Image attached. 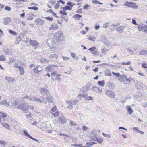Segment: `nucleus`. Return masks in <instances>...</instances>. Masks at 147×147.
Instances as JSON below:
<instances>
[{
    "label": "nucleus",
    "instance_id": "obj_39",
    "mask_svg": "<svg viewBox=\"0 0 147 147\" xmlns=\"http://www.w3.org/2000/svg\"><path fill=\"white\" fill-rule=\"evenodd\" d=\"M2 126L6 129H9L10 125L7 123H4L2 124Z\"/></svg>",
    "mask_w": 147,
    "mask_h": 147
},
{
    "label": "nucleus",
    "instance_id": "obj_47",
    "mask_svg": "<svg viewBox=\"0 0 147 147\" xmlns=\"http://www.w3.org/2000/svg\"><path fill=\"white\" fill-rule=\"evenodd\" d=\"M33 71L34 73L37 74H39V71L37 68V66L34 69Z\"/></svg>",
    "mask_w": 147,
    "mask_h": 147
},
{
    "label": "nucleus",
    "instance_id": "obj_50",
    "mask_svg": "<svg viewBox=\"0 0 147 147\" xmlns=\"http://www.w3.org/2000/svg\"><path fill=\"white\" fill-rule=\"evenodd\" d=\"M96 143L95 142H90L89 143H87L86 144V145H90V146L92 145L93 144H96Z\"/></svg>",
    "mask_w": 147,
    "mask_h": 147
},
{
    "label": "nucleus",
    "instance_id": "obj_38",
    "mask_svg": "<svg viewBox=\"0 0 147 147\" xmlns=\"http://www.w3.org/2000/svg\"><path fill=\"white\" fill-rule=\"evenodd\" d=\"M98 84L102 86H104L105 85V82L103 80L102 81H98Z\"/></svg>",
    "mask_w": 147,
    "mask_h": 147
},
{
    "label": "nucleus",
    "instance_id": "obj_44",
    "mask_svg": "<svg viewBox=\"0 0 147 147\" xmlns=\"http://www.w3.org/2000/svg\"><path fill=\"white\" fill-rule=\"evenodd\" d=\"M60 3H59V1H57V3L55 5V9H57L60 6Z\"/></svg>",
    "mask_w": 147,
    "mask_h": 147
},
{
    "label": "nucleus",
    "instance_id": "obj_52",
    "mask_svg": "<svg viewBox=\"0 0 147 147\" xmlns=\"http://www.w3.org/2000/svg\"><path fill=\"white\" fill-rule=\"evenodd\" d=\"M100 144H102L103 142V140L102 139H98L97 138V140H96Z\"/></svg>",
    "mask_w": 147,
    "mask_h": 147
},
{
    "label": "nucleus",
    "instance_id": "obj_10",
    "mask_svg": "<svg viewBox=\"0 0 147 147\" xmlns=\"http://www.w3.org/2000/svg\"><path fill=\"white\" fill-rule=\"evenodd\" d=\"M30 44L32 46L36 47L39 45V43L34 40H30Z\"/></svg>",
    "mask_w": 147,
    "mask_h": 147
},
{
    "label": "nucleus",
    "instance_id": "obj_3",
    "mask_svg": "<svg viewBox=\"0 0 147 147\" xmlns=\"http://www.w3.org/2000/svg\"><path fill=\"white\" fill-rule=\"evenodd\" d=\"M106 95L109 97L113 98L115 96V94L113 91L107 90L105 92Z\"/></svg>",
    "mask_w": 147,
    "mask_h": 147
},
{
    "label": "nucleus",
    "instance_id": "obj_63",
    "mask_svg": "<svg viewBox=\"0 0 147 147\" xmlns=\"http://www.w3.org/2000/svg\"><path fill=\"white\" fill-rule=\"evenodd\" d=\"M5 52V54L8 55H12L11 53L9 52V51L7 50H5L4 51Z\"/></svg>",
    "mask_w": 147,
    "mask_h": 147
},
{
    "label": "nucleus",
    "instance_id": "obj_13",
    "mask_svg": "<svg viewBox=\"0 0 147 147\" xmlns=\"http://www.w3.org/2000/svg\"><path fill=\"white\" fill-rule=\"evenodd\" d=\"M107 85L109 88L111 89H113L116 87L115 84L110 82H108L107 83Z\"/></svg>",
    "mask_w": 147,
    "mask_h": 147
},
{
    "label": "nucleus",
    "instance_id": "obj_21",
    "mask_svg": "<svg viewBox=\"0 0 147 147\" xmlns=\"http://www.w3.org/2000/svg\"><path fill=\"white\" fill-rule=\"evenodd\" d=\"M5 79L8 82H11L14 80V79L11 77H5Z\"/></svg>",
    "mask_w": 147,
    "mask_h": 147
},
{
    "label": "nucleus",
    "instance_id": "obj_55",
    "mask_svg": "<svg viewBox=\"0 0 147 147\" xmlns=\"http://www.w3.org/2000/svg\"><path fill=\"white\" fill-rule=\"evenodd\" d=\"M67 4L69 5V6L71 7H73L75 5V4L74 3H72L71 2H68L67 3Z\"/></svg>",
    "mask_w": 147,
    "mask_h": 147
},
{
    "label": "nucleus",
    "instance_id": "obj_24",
    "mask_svg": "<svg viewBox=\"0 0 147 147\" xmlns=\"http://www.w3.org/2000/svg\"><path fill=\"white\" fill-rule=\"evenodd\" d=\"M61 75L57 74L56 75L55 78V80L57 82H60L61 81Z\"/></svg>",
    "mask_w": 147,
    "mask_h": 147
},
{
    "label": "nucleus",
    "instance_id": "obj_51",
    "mask_svg": "<svg viewBox=\"0 0 147 147\" xmlns=\"http://www.w3.org/2000/svg\"><path fill=\"white\" fill-rule=\"evenodd\" d=\"M8 32L10 33L13 35H17L16 33L14 31L9 30Z\"/></svg>",
    "mask_w": 147,
    "mask_h": 147
},
{
    "label": "nucleus",
    "instance_id": "obj_16",
    "mask_svg": "<svg viewBox=\"0 0 147 147\" xmlns=\"http://www.w3.org/2000/svg\"><path fill=\"white\" fill-rule=\"evenodd\" d=\"M4 105L7 107H9L10 105L9 102H7V100L5 99L0 102V105Z\"/></svg>",
    "mask_w": 147,
    "mask_h": 147
},
{
    "label": "nucleus",
    "instance_id": "obj_42",
    "mask_svg": "<svg viewBox=\"0 0 147 147\" xmlns=\"http://www.w3.org/2000/svg\"><path fill=\"white\" fill-rule=\"evenodd\" d=\"M49 3L52 5H54L56 2V1L55 0H50L49 2Z\"/></svg>",
    "mask_w": 147,
    "mask_h": 147
},
{
    "label": "nucleus",
    "instance_id": "obj_45",
    "mask_svg": "<svg viewBox=\"0 0 147 147\" xmlns=\"http://www.w3.org/2000/svg\"><path fill=\"white\" fill-rule=\"evenodd\" d=\"M100 38L102 42L104 41L106 39H107L105 36L104 35H102L100 36Z\"/></svg>",
    "mask_w": 147,
    "mask_h": 147
},
{
    "label": "nucleus",
    "instance_id": "obj_14",
    "mask_svg": "<svg viewBox=\"0 0 147 147\" xmlns=\"http://www.w3.org/2000/svg\"><path fill=\"white\" fill-rule=\"evenodd\" d=\"M46 98L49 102L52 103L53 102V99L52 98V96L50 95L47 94Z\"/></svg>",
    "mask_w": 147,
    "mask_h": 147
},
{
    "label": "nucleus",
    "instance_id": "obj_26",
    "mask_svg": "<svg viewBox=\"0 0 147 147\" xmlns=\"http://www.w3.org/2000/svg\"><path fill=\"white\" fill-rule=\"evenodd\" d=\"M146 27L147 25H145L142 27H141L139 25L138 26L137 28L139 30L141 31L144 30H145L146 29Z\"/></svg>",
    "mask_w": 147,
    "mask_h": 147
},
{
    "label": "nucleus",
    "instance_id": "obj_58",
    "mask_svg": "<svg viewBox=\"0 0 147 147\" xmlns=\"http://www.w3.org/2000/svg\"><path fill=\"white\" fill-rule=\"evenodd\" d=\"M109 24V22H107L104 23L103 25V27L105 28H106L108 27L107 24Z\"/></svg>",
    "mask_w": 147,
    "mask_h": 147
},
{
    "label": "nucleus",
    "instance_id": "obj_22",
    "mask_svg": "<svg viewBox=\"0 0 147 147\" xmlns=\"http://www.w3.org/2000/svg\"><path fill=\"white\" fill-rule=\"evenodd\" d=\"M104 73L105 74V75L106 76H111L112 75L111 72L109 69H107L105 70L104 71Z\"/></svg>",
    "mask_w": 147,
    "mask_h": 147
},
{
    "label": "nucleus",
    "instance_id": "obj_18",
    "mask_svg": "<svg viewBox=\"0 0 147 147\" xmlns=\"http://www.w3.org/2000/svg\"><path fill=\"white\" fill-rule=\"evenodd\" d=\"M136 4L135 3L133 2H128V1H126L124 4V5L126 6H127L129 7H131V5L135 4Z\"/></svg>",
    "mask_w": 147,
    "mask_h": 147
},
{
    "label": "nucleus",
    "instance_id": "obj_54",
    "mask_svg": "<svg viewBox=\"0 0 147 147\" xmlns=\"http://www.w3.org/2000/svg\"><path fill=\"white\" fill-rule=\"evenodd\" d=\"M59 13L61 14L64 15H67V13L66 12H65V11H63V10H60L59 12Z\"/></svg>",
    "mask_w": 147,
    "mask_h": 147
},
{
    "label": "nucleus",
    "instance_id": "obj_36",
    "mask_svg": "<svg viewBox=\"0 0 147 147\" xmlns=\"http://www.w3.org/2000/svg\"><path fill=\"white\" fill-rule=\"evenodd\" d=\"M91 86V84H88L84 87V88L87 90H89Z\"/></svg>",
    "mask_w": 147,
    "mask_h": 147
},
{
    "label": "nucleus",
    "instance_id": "obj_30",
    "mask_svg": "<svg viewBox=\"0 0 147 147\" xmlns=\"http://www.w3.org/2000/svg\"><path fill=\"white\" fill-rule=\"evenodd\" d=\"M88 39L90 40L95 41L96 39V38L93 36H90L88 37Z\"/></svg>",
    "mask_w": 147,
    "mask_h": 147
},
{
    "label": "nucleus",
    "instance_id": "obj_5",
    "mask_svg": "<svg viewBox=\"0 0 147 147\" xmlns=\"http://www.w3.org/2000/svg\"><path fill=\"white\" fill-rule=\"evenodd\" d=\"M57 66L56 65H50L48 66L46 68V69L50 72L56 70L57 69Z\"/></svg>",
    "mask_w": 147,
    "mask_h": 147
},
{
    "label": "nucleus",
    "instance_id": "obj_15",
    "mask_svg": "<svg viewBox=\"0 0 147 147\" xmlns=\"http://www.w3.org/2000/svg\"><path fill=\"white\" fill-rule=\"evenodd\" d=\"M78 102V101L76 100H68L66 102L67 103L71 104L73 105H76Z\"/></svg>",
    "mask_w": 147,
    "mask_h": 147
},
{
    "label": "nucleus",
    "instance_id": "obj_48",
    "mask_svg": "<svg viewBox=\"0 0 147 147\" xmlns=\"http://www.w3.org/2000/svg\"><path fill=\"white\" fill-rule=\"evenodd\" d=\"M33 71L34 73L37 74H39V71L37 68V66L34 69Z\"/></svg>",
    "mask_w": 147,
    "mask_h": 147
},
{
    "label": "nucleus",
    "instance_id": "obj_11",
    "mask_svg": "<svg viewBox=\"0 0 147 147\" xmlns=\"http://www.w3.org/2000/svg\"><path fill=\"white\" fill-rule=\"evenodd\" d=\"M58 28V26L57 24H54L51 25L49 28L50 30H52L57 29Z\"/></svg>",
    "mask_w": 147,
    "mask_h": 147
},
{
    "label": "nucleus",
    "instance_id": "obj_29",
    "mask_svg": "<svg viewBox=\"0 0 147 147\" xmlns=\"http://www.w3.org/2000/svg\"><path fill=\"white\" fill-rule=\"evenodd\" d=\"M59 121L61 123H63L66 121V118L64 117H61L59 118Z\"/></svg>",
    "mask_w": 147,
    "mask_h": 147
},
{
    "label": "nucleus",
    "instance_id": "obj_20",
    "mask_svg": "<svg viewBox=\"0 0 147 147\" xmlns=\"http://www.w3.org/2000/svg\"><path fill=\"white\" fill-rule=\"evenodd\" d=\"M124 27L123 26H120L116 28V31L120 33H121L123 30Z\"/></svg>",
    "mask_w": 147,
    "mask_h": 147
},
{
    "label": "nucleus",
    "instance_id": "obj_60",
    "mask_svg": "<svg viewBox=\"0 0 147 147\" xmlns=\"http://www.w3.org/2000/svg\"><path fill=\"white\" fill-rule=\"evenodd\" d=\"M102 134L105 137H107L109 138H110L111 137V135L109 134H105L104 133H102Z\"/></svg>",
    "mask_w": 147,
    "mask_h": 147
},
{
    "label": "nucleus",
    "instance_id": "obj_27",
    "mask_svg": "<svg viewBox=\"0 0 147 147\" xmlns=\"http://www.w3.org/2000/svg\"><path fill=\"white\" fill-rule=\"evenodd\" d=\"M50 49L52 53L56 51V48L55 45L50 47Z\"/></svg>",
    "mask_w": 147,
    "mask_h": 147
},
{
    "label": "nucleus",
    "instance_id": "obj_33",
    "mask_svg": "<svg viewBox=\"0 0 147 147\" xmlns=\"http://www.w3.org/2000/svg\"><path fill=\"white\" fill-rule=\"evenodd\" d=\"M40 61L42 63H45L46 62H48L49 60L43 58H41L39 59Z\"/></svg>",
    "mask_w": 147,
    "mask_h": 147
},
{
    "label": "nucleus",
    "instance_id": "obj_17",
    "mask_svg": "<svg viewBox=\"0 0 147 147\" xmlns=\"http://www.w3.org/2000/svg\"><path fill=\"white\" fill-rule=\"evenodd\" d=\"M7 117V115L6 113H2L0 112V122L1 120V119L2 120H4V119L5 118H6Z\"/></svg>",
    "mask_w": 147,
    "mask_h": 147
},
{
    "label": "nucleus",
    "instance_id": "obj_57",
    "mask_svg": "<svg viewBox=\"0 0 147 147\" xmlns=\"http://www.w3.org/2000/svg\"><path fill=\"white\" fill-rule=\"evenodd\" d=\"M69 124L72 126H75L76 125V123L74 121H71L69 122Z\"/></svg>",
    "mask_w": 147,
    "mask_h": 147
},
{
    "label": "nucleus",
    "instance_id": "obj_31",
    "mask_svg": "<svg viewBox=\"0 0 147 147\" xmlns=\"http://www.w3.org/2000/svg\"><path fill=\"white\" fill-rule=\"evenodd\" d=\"M72 9L71 7L69 6H65L63 8V11H65V10H71Z\"/></svg>",
    "mask_w": 147,
    "mask_h": 147
},
{
    "label": "nucleus",
    "instance_id": "obj_53",
    "mask_svg": "<svg viewBox=\"0 0 147 147\" xmlns=\"http://www.w3.org/2000/svg\"><path fill=\"white\" fill-rule=\"evenodd\" d=\"M5 60V57L3 55L0 56V61H4Z\"/></svg>",
    "mask_w": 147,
    "mask_h": 147
},
{
    "label": "nucleus",
    "instance_id": "obj_25",
    "mask_svg": "<svg viewBox=\"0 0 147 147\" xmlns=\"http://www.w3.org/2000/svg\"><path fill=\"white\" fill-rule=\"evenodd\" d=\"M82 17V16L80 15L76 14L73 16V17L76 20H78Z\"/></svg>",
    "mask_w": 147,
    "mask_h": 147
},
{
    "label": "nucleus",
    "instance_id": "obj_41",
    "mask_svg": "<svg viewBox=\"0 0 147 147\" xmlns=\"http://www.w3.org/2000/svg\"><path fill=\"white\" fill-rule=\"evenodd\" d=\"M25 116L26 118L29 119H32V117L31 115V113L26 114Z\"/></svg>",
    "mask_w": 147,
    "mask_h": 147
},
{
    "label": "nucleus",
    "instance_id": "obj_49",
    "mask_svg": "<svg viewBox=\"0 0 147 147\" xmlns=\"http://www.w3.org/2000/svg\"><path fill=\"white\" fill-rule=\"evenodd\" d=\"M96 49V47L95 46H93L92 47L89 49L88 50L91 51L92 53L93 52V51H95Z\"/></svg>",
    "mask_w": 147,
    "mask_h": 147
},
{
    "label": "nucleus",
    "instance_id": "obj_61",
    "mask_svg": "<svg viewBox=\"0 0 147 147\" xmlns=\"http://www.w3.org/2000/svg\"><path fill=\"white\" fill-rule=\"evenodd\" d=\"M82 12V10L81 9H78L76 11V13H81Z\"/></svg>",
    "mask_w": 147,
    "mask_h": 147
},
{
    "label": "nucleus",
    "instance_id": "obj_28",
    "mask_svg": "<svg viewBox=\"0 0 147 147\" xmlns=\"http://www.w3.org/2000/svg\"><path fill=\"white\" fill-rule=\"evenodd\" d=\"M23 132L25 136L31 139L32 137L28 134V132L26 130H24Z\"/></svg>",
    "mask_w": 147,
    "mask_h": 147
},
{
    "label": "nucleus",
    "instance_id": "obj_32",
    "mask_svg": "<svg viewBox=\"0 0 147 147\" xmlns=\"http://www.w3.org/2000/svg\"><path fill=\"white\" fill-rule=\"evenodd\" d=\"M140 54L142 55H145L147 54V50H142L140 52Z\"/></svg>",
    "mask_w": 147,
    "mask_h": 147
},
{
    "label": "nucleus",
    "instance_id": "obj_1",
    "mask_svg": "<svg viewBox=\"0 0 147 147\" xmlns=\"http://www.w3.org/2000/svg\"><path fill=\"white\" fill-rule=\"evenodd\" d=\"M18 108L23 111L25 113H27L28 111L29 106L28 103L21 104L18 106Z\"/></svg>",
    "mask_w": 147,
    "mask_h": 147
},
{
    "label": "nucleus",
    "instance_id": "obj_7",
    "mask_svg": "<svg viewBox=\"0 0 147 147\" xmlns=\"http://www.w3.org/2000/svg\"><path fill=\"white\" fill-rule=\"evenodd\" d=\"M36 25L42 26L44 24V21L40 18L36 19L34 21Z\"/></svg>",
    "mask_w": 147,
    "mask_h": 147
},
{
    "label": "nucleus",
    "instance_id": "obj_46",
    "mask_svg": "<svg viewBox=\"0 0 147 147\" xmlns=\"http://www.w3.org/2000/svg\"><path fill=\"white\" fill-rule=\"evenodd\" d=\"M112 74L113 76L115 75L117 77H120L121 76L119 73H115L113 72H112Z\"/></svg>",
    "mask_w": 147,
    "mask_h": 147
},
{
    "label": "nucleus",
    "instance_id": "obj_6",
    "mask_svg": "<svg viewBox=\"0 0 147 147\" xmlns=\"http://www.w3.org/2000/svg\"><path fill=\"white\" fill-rule=\"evenodd\" d=\"M47 44L50 47L55 45V40L52 38H49L47 40Z\"/></svg>",
    "mask_w": 147,
    "mask_h": 147
},
{
    "label": "nucleus",
    "instance_id": "obj_40",
    "mask_svg": "<svg viewBox=\"0 0 147 147\" xmlns=\"http://www.w3.org/2000/svg\"><path fill=\"white\" fill-rule=\"evenodd\" d=\"M103 42L105 45L107 46H109L110 44L109 40L107 39H106Z\"/></svg>",
    "mask_w": 147,
    "mask_h": 147
},
{
    "label": "nucleus",
    "instance_id": "obj_8",
    "mask_svg": "<svg viewBox=\"0 0 147 147\" xmlns=\"http://www.w3.org/2000/svg\"><path fill=\"white\" fill-rule=\"evenodd\" d=\"M40 92L41 94H46V95L48 92V90L47 88H40L39 89Z\"/></svg>",
    "mask_w": 147,
    "mask_h": 147
},
{
    "label": "nucleus",
    "instance_id": "obj_35",
    "mask_svg": "<svg viewBox=\"0 0 147 147\" xmlns=\"http://www.w3.org/2000/svg\"><path fill=\"white\" fill-rule=\"evenodd\" d=\"M84 99L85 100H93V98L91 96H88L87 95H86L85 96H84Z\"/></svg>",
    "mask_w": 147,
    "mask_h": 147
},
{
    "label": "nucleus",
    "instance_id": "obj_2",
    "mask_svg": "<svg viewBox=\"0 0 147 147\" xmlns=\"http://www.w3.org/2000/svg\"><path fill=\"white\" fill-rule=\"evenodd\" d=\"M63 35V33L62 31H59L55 33L54 34V38L59 41H61Z\"/></svg>",
    "mask_w": 147,
    "mask_h": 147
},
{
    "label": "nucleus",
    "instance_id": "obj_62",
    "mask_svg": "<svg viewBox=\"0 0 147 147\" xmlns=\"http://www.w3.org/2000/svg\"><path fill=\"white\" fill-rule=\"evenodd\" d=\"M90 6L88 4H86L84 7V9H85L88 10V8Z\"/></svg>",
    "mask_w": 147,
    "mask_h": 147
},
{
    "label": "nucleus",
    "instance_id": "obj_9",
    "mask_svg": "<svg viewBox=\"0 0 147 147\" xmlns=\"http://www.w3.org/2000/svg\"><path fill=\"white\" fill-rule=\"evenodd\" d=\"M49 58L51 59V61H53L56 60L58 59V57L56 54H54L50 55Z\"/></svg>",
    "mask_w": 147,
    "mask_h": 147
},
{
    "label": "nucleus",
    "instance_id": "obj_43",
    "mask_svg": "<svg viewBox=\"0 0 147 147\" xmlns=\"http://www.w3.org/2000/svg\"><path fill=\"white\" fill-rule=\"evenodd\" d=\"M28 9H33L34 10H38V8L36 7H29Z\"/></svg>",
    "mask_w": 147,
    "mask_h": 147
},
{
    "label": "nucleus",
    "instance_id": "obj_4",
    "mask_svg": "<svg viewBox=\"0 0 147 147\" xmlns=\"http://www.w3.org/2000/svg\"><path fill=\"white\" fill-rule=\"evenodd\" d=\"M26 98L30 100L34 101L36 102H40L41 103L44 102L42 100L39 98H36L34 96H29L28 95H26Z\"/></svg>",
    "mask_w": 147,
    "mask_h": 147
},
{
    "label": "nucleus",
    "instance_id": "obj_64",
    "mask_svg": "<svg viewBox=\"0 0 147 147\" xmlns=\"http://www.w3.org/2000/svg\"><path fill=\"white\" fill-rule=\"evenodd\" d=\"M5 10L10 11L11 10V9L10 7L7 6H6L5 8Z\"/></svg>",
    "mask_w": 147,
    "mask_h": 147
},
{
    "label": "nucleus",
    "instance_id": "obj_12",
    "mask_svg": "<svg viewBox=\"0 0 147 147\" xmlns=\"http://www.w3.org/2000/svg\"><path fill=\"white\" fill-rule=\"evenodd\" d=\"M3 23L5 25H7L11 22V20L8 17L4 18Z\"/></svg>",
    "mask_w": 147,
    "mask_h": 147
},
{
    "label": "nucleus",
    "instance_id": "obj_59",
    "mask_svg": "<svg viewBox=\"0 0 147 147\" xmlns=\"http://www.w3.org/2000/svg\"><path fill=\"white\" fill-rule=\"evenodd\" d=\"M91 89L93 91L96 92H97L96 87L92 86V88Z\"/></svg>",
    "mask_w": 147,
    "mask_h": 147
},
{
    "label": "nucleus",
    "instance_id": "obj_23",
    "mask_svg": "<svg viewBox=\"0 0 147 147\" xmlns=\"http://www.w3.org/2000/svg\"><path fill=\"white\" fill-rule=\"evenodd\" d=\"M19 69L20 71V74L21 75H23L25 73L24 68L21 66L19 67Z\"/></svg>",
    "mask_w": 147,
    "mask_h": 147
},
{
    "label": "nucleus",
    "instance_id": "obj_37",
    "mask_svg": "<svg viewBox=\"0 0 147 147\" xmlns=\"http://www.w3.org/2000/svg\"><path fill=\"white\" fill-rule=\"evenodd\" d=\"M97 140V138L95 137L94 136H92L90 138V141H96Z\"/></svg>",
    "mask_w": 147,
    "mask_h": 147
},
{
    "label": "nucleus",
    "instance_id": "obj_34",
    "mask_svg": "<svg viewBox=\"0 0 147 147\" xmlns=\"http://www.w3.org/2000/svg\"><path fill=\"white\" fill-rule=\"evenodd\" d=\"M71 55L72 57L75 59L76 60H78L79 59V58L76 56V55L74 53H71Z\"/></svg>",
    "mask_w": 147,
    "mask_h": 147
},
{
    "label": "nucleus",
    "instance_id": "obj_19",
    "mask_svg": "<svg viewBox=\"0 0 147 147\" xmlns=\"http://www.w3.org/2000/svg\"><path fill=\"white\" fill-rule=\"evenodd\" d=\"M127 112L129 115H131L133 112V111L130 106H128L126 107Z\"/></svg>",
    "mask_w": 147,
    "mask_h": 147
},
{
    "label": "nucleus",
    "instance_id": "obj_56",
    "mask_svg": "<svg viewBox=\"0 0 147 147\" xmlns=\"http://www.w3.org/2000/svg\"><path fill=\"white\" fill-rule=\"evenodd\" d=\"M59 113L58 111H56L55 113H51V114L54 116H57L59 114Z\"/></svg>",
    "mask_w": 147,
    "mask_h": 147
}]
</instances>
